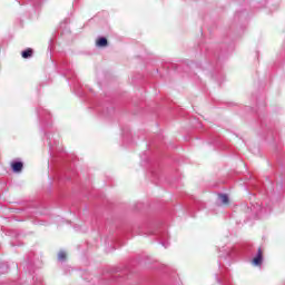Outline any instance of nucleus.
I'll list each match as a JSON object with an SVG mask.
<instances>
[{
	"instance_id": "f03ea898",
	"label": "nucleus",
	"mask_w": 285,
	"mask_h": 285,
	"mask_svg": "<svg viewBox=\"0 0 285 285\" xmlns=\"http://www.w3.org/2000/svg\"><path fill=\"white\" fill-rule=\"evenodd\" d=\"M96 46L98 48H106L108 46V39L106 38H98L96 41Z\"/></svg>"
},
{
	"instance_id": "39448f33",
	"label": "nucleus",
	"mask_w": 285,
	"mask_h": 285,
	"mask_svg": "<svg viewBox=\"0 0 285 285\" xmlns=\"http://www.w3.org/2000/svg\"><path fill=\"white\" fill-rule=\"evenodd\" d=\"M32 49L28 48L27 50L22 51V58L23 59H29V57H32Z\"/></svg>"
},
{
	"instance_id": "7ed1b4c3",
	"label": "nucleus",
	"mask_w": 285,
	"mask_h": 285,
	"mask_svg": "<svg viewBox=\"0 0 285 285\" xmlns=\"http://www.w3.org/2000/svg\"><path fill=\"white\" fill-rule=\"evenodd\" d=\"M254 266H262V249H258L257 256L253 259Z\"/></svg>"
},
{
	"instance_id": "f257e3e1",
	"label": "nucleus",
	"mask_w": 285,
	"mask_h": 285,
	"mask_svg": "<svg viewBox=\"0 0 285 285\" xmlns=\"http://www.w3.org/2000/svg\"><path fill=\"white\" fill-rule=\"evenodd\" d=\"M11 168L13 173H21L23 170V163L13 161L11 163Z\"/></svg>"
},
{
	"instance_id": "20e7f679",
	"label": "nucleus",
	"mask_w": 285,
	"mask_h": 285,
	"mask_svg": "<svg viewBox=\"0 0 285 285\" xmlns=\"http://www.w3.org/2000/svg\"><path fill=\"white\" fill-rule=\"evenodd\" d=\"M219 199H220V203L224 205V206H228L230 204V200L228 199V195L226 194H220L219 196Z\"/></svg>"
},
{
	"instance_id": "423d86ee",
	"label": "nucleus",
	"mask_w": 285,
	"mask_h": 285,
	"mask_svg": "<svg viewBox=\"0 0 285 285\" xmlns=\"http://www.w3.org/2000/svg\"><path fill=\"white\" fill-rule=\"evenodd\" d=\"M67 257H68V255L66 254V252H60V253H58V259H59L60 262L66 261Z\"/></svg>"
}]
</instances>
